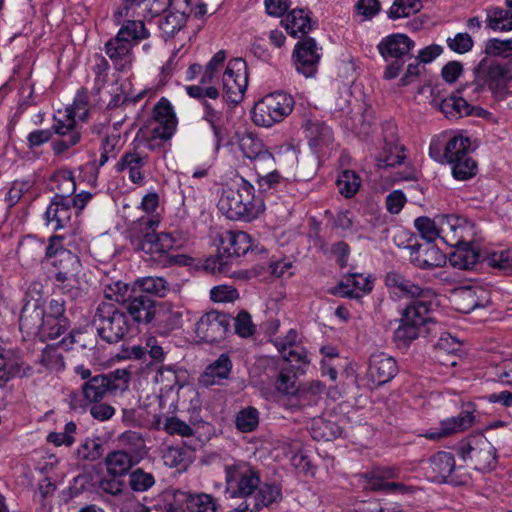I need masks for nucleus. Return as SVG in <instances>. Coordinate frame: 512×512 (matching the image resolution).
<instances>
[{
    "instance_id": "16",
    "label": "nucleus",
    "mask_w": 512,
    "mask_h": 512,
    "mask_svg": "<svg viewBox=\"0 0 512 512\" xmlns=\"http://www.w3.org/2000/svg\"><path fill=\"white\" fill-rule=\"evenodd\" d=\"M394 242L397 246L410 250V261L417 268L428 270L442 267L447 262V256L435 243H419L411 233L395 235Z\"/></svg>"
},
{
    "instance_id": "51",
    "label": "nucleus",
    "mask_w": 512,
    "mask_h": 512,
    "mask_svg": "<svg viewBox=\"0 0 512 512\" xmlns=\"http://www.w3.org/2000/svg\"><path fill=\"white\" fill-rule=\"evenodd\" d=\"M93 133L102 135L99 145L100 151L109 153L112 155V158H116L121 147V133L117 126L113 125L111 127L100 124L93 128Z\"/></svg>"
},
{
    "instance_id": "50",
    "label": "nucleus",
    "mask_w": 512,
    "mask_h": 512,
    "mask_svg": "<svg viewBox=\"0 0 512 512\" xmlns=\"http://www.w3.org/2000/svg\"><path fill=\"white\" fill-rule=\"evenodd\" d=\"M332 229L340 231L343 237L357 232L355 227V216L350 209H339L335 213L326 210L324 213Z\"/></svg>"
},
{
    "instance_id": "63",
    "label": "nucleus",
    "mask_w": 512,
    "mask_h": 512,
    "mask_svg": "<svg viewBox=\"0 0 512 512\" xmlns=\"http://www.w3.org/2000/svg\"><path fill=\"white\" fill-rule=\"evenodd\" d=\"M273 493V489L266 487L260 492L257 502L251 505L247 501H243L236 508L230 509L227 512H260L263 508L272 505Z\"/></svg>"
},
{
    "instance_id": "62",
    "label": "nucleus",
    "mask_w": 512,
    "mask_h": 512,
    "mask_svg": "<svg viewBox=\"0 0 512 512\" xmlns=\"http://www.w3.org/2000/svg\"><path fill=\"white\" fill-rule=\"evenodd\" d=\"M129 487L134 492H146L155 484L152 473L145 472L142 468H136L129 474Z\"/></svg>"
},
{
    "instance_id": "3",
    "label": "nucleus",
    "mask_w": 512,
    "mask_h": 512,
    "mask_svg": "<svg viewBox=\"0 0 512 512\" xmlns=\"http://www.w3.org/2000/svg\"><path fill=\"white\" fill-rule=\"evenodd\" d=\"M225 489L224 494L227 499H247L252 497L253 503L257 502L260 492L266 487L273 489L272 505L282 499V487L275 482H262L260 472L250 463L242 460L233 461L231 464H225Z\"/></svg>"
},
{
    "instance_id": "41",
    "label": "nucleus",
    "mask_w": 512,
    "mask_h": 512,
    "mask_svg": "<svg viewBox=\"0 0 512 512\" xmlns=\"http://www.w3.org/2000/svg\"><path fill=\"white\" fill-rule=\"evenodd\" d=\"M385 284L388 288L393 289L394 293L401 297H410L412 299L428 298L432 295L429 288H422L405 278L398 272H389L385 277Z\"/></svg>"
},
{
    "instance_id": "25",
    "label": "nucleus",
    "mask_w": 512,
    "mask_h": 512,
    "mask_svg": "<svg viewBox=\"0 0 512 512\" xmlns=\"http://www.w3.org/2000/svg\"><path fill=\"white\" fill-rule=\"evenodd\" d=\"M167 512H216V502L209 494L177 490L173 501L168 504Z\"/></svg>"
},
{
    "instance_id": "22",
    "label": "nucleus",
    "mask_w": 512,
    "mask_h": 512,
    "mask_svg": "<svg viewBox=\"0 0 512 512\" xmlns=\"http://www.w3.org/2000/svg\"><path fill=\"white\" fill-rule=\"evenodd\" d=\"M399 373L394 357L384 352L374 353L369 357L366 379L370 389H377L391 382Z\"/></svg>"
},
{
    "instance_id": "45",
    "label": "nucleus",
    "mask_w": 512,
    "mask_h": 512,
    "mask_svg": "<svg viewBox=\"0 0 512 512\" xmlns=\"http://www.w3.org/2000/svg\"><path fill=\"white\" fill-rule=\"evenodd\" d=\"M256 181L259 190L258 196L260 197L282 193L286 191L288 186L291 184L289 178L282 175V173L276 168L264 175L257 173Z\"/></svg>"
},
{
    "instance_id": "33",
    "label": "nucleus",
    "mask_w": 512,
    "mask_h": 512,
    "mask_svg": "<svg viewBox=\"0 0 512 512\" xmlns=\"http://www.w3.org/2000/svg\"><path fill=\"white\" fill-rule=\"evenodd\" d=\"M149 156L146 153L126 151L115 164L117 173L127 172L131 183L142 186L145 182L144 166L147 164Z\"/></svg>"
},
{
    "instance_id": "38",
    "label": "nucleus",
    "mask_w": 512,
    "mask_h": 512,
    "mask_svg": "<svg viewBox=\"0 0 512 512\" xmlns=\"http://www.w3.org/2000/svg\"><path fill=\"white\" fill-rule=\"evenodd\" d=\"M73 209L70 199L63 196H53L44 212L46 225H52L53 231L66 228L72 218Z\"/></svg>"
},
{
    "instance_id": "55",
    "label": "nucleus",
    "mask_w": 512,
    "mask_h": 512,
    "mask_svg": "<svg viewBox=\"0 0 512 512\" xmlns=\"http://www.w3.org/2000/svg\"><path fill=\"white\" fill-rule=\"evenodd\" d=\"M310 433L316 441H332L341 435L342 428L336 422L319 418L313 420Z\"/></svg>"
},
{
    "instance_id": "20",
    "label": "nucleus",
    "mask_w": 512,
    "mask_h": 512,
    "mask_svg": "<svg viewBox=\"0 0 512 512\" xmlns=\"http://www.w3.org/2000/svg\"><path fill=\"white\" fill-rule=\"evenodd\" d=\"M322 48L313 37H302L294 46L292 62L295 70L306 78L314 77L322 57Z\"/></svg>"
},
{
    "instance_id": "60",
    "label": "nucleus",
    "mask_w": 512,
    "mask_h": 512,
    "mask_svg": "<svg viewBox=\"0 0 512 512\" xmlns=\"http://www.w3.org/2000/svg\"><path fill=\"white\" fill-rule=\"evenodd\" d=\"M259 424V412L255 407L249 406L241 409L235 418L236 429L242 433L253 432Z\"/></svg>"
},
{
    "instance_id": "57",
    "label": "nucleus",
    "mask_w": 512,
    "mask_h": 512,
    "mask_svg": "<svg viewBox=\"0 0 512 512\" xmlns=\"http://www.w3.org/2000/svg\"><path fill=\"white\" fill-rule=\"evenodd\" d=\"M301 375L295 369L283 366L275 381L276 390L283 395H295L299 390L296 385L297 378Z\"/></svg>"
},
{
    "instance_id": "11",
    "label": "nucleus",
    "mask_w": 512,
    "mask_h": 512,
    "mask_svg": "<svg viewBox=\"0 0 512 512\" xmlns=\"http://www.w3.org/2000/svg\"><path fill=\"white\" fill-rule=\"evenodd\" d=\"M456 453L468 466L480 472H490L498 464L497 450L482 432L472 433L461 439Z\"/></svg>"
},
{
    "instance_id": "9",
    "label": "nucleus",
    "mask_w": 512,
    "mask_h": 512,
    "mask_svg": "<svg viewBox=\"0 0 512 512\" xmlns=\"http://www.w3.org/2000/svg\"><path fill=\"white\" fill-rule=\"evenodd\" d=\"M415 41L405 33L394 32L381 38L376 48L387 63L383 78L393 80L399 77L407 61L413 58Z\"/></svg>"
},
{
    "instance_id": "31",
    "label": "nucleus",
    "mask_w": 512,
    "mask_h": 512,
    "mask_svg": "<svg viewBox=\"0 0 512 512\" xmlns=\"http://www.w3.org/2000/svg\"><path fill=\"white\" fill-rule=\"evenodd\" d=\"M104 51L118 72H127L134 62L133 46L116 34L104 45Z\"/></svg>"
},
{
    "instance_id": "44",
    "label": "nucleus",
    "mask_w": 512,
    "mask_h": 512,
    "mask_svg": "<svg viewBox=\"0 0 512 512\" xmlns=\"http://www.w3.org/2000/svg\"><path fill=\"white\" fill-rule=\"evenodd\" d=\"M139 459L132 452L119 449L109 452L105 458L106 471L109 476H126Z\"/></svg>"
},
{
    "instance_id": "58",
    "label": "nucleus",
    "mask_w": 512,
    "mask_h": 512,
    "mask_svg": "<svg viewBox=\"0 0 512 512\" xmlns=\"http://www.w3.org/2000/svg\"><path fill=\"white\" fill-rule=\"evenodd\" d=\"M139 292L153 296L165 297L170 291L169 283L162 277H145L138 281Z\"/></svg>"
},
{
    "instance_id": "42",
    "label": "nucleus",
    "mask_w": 512,
    "mask_h": 512,
    "mask_svg": "<svg viewBox=\"0 0 512 512\" xmlns=\"http://www.w3.org/2000/svg\"><path fill=\"white\" fill-rule=\"evenodd\" d=\"M463 95L470 98L475 97V95H473L472 92L470 93L469 90L464 91L462 86L457 89L455 93L440 101L439 109L448 119H458L464 116H470L472 105L464 98Z\"/></svg>"
},
{
    "instance_id": "27",
    "label": "nucleus",
    "mask_w": 512,
    "mask_h": 512,
    "mask_svg": "<svg viewBox=\"0 0 512 512\" xmlns=\"http://www.w3.org/2000/svg\"><path fill=\"white\" fill-rule=\"evenodd\" d=\"M46 306L40 298L28 300L23 305L19 316V330L23 339L26 337L40 339Z\"/></svg>"
},
{
    "instance_id": "15",
    "label": "nucleus",
    "mask_w": 512,
    "mask_h": 512,
    "mask_svg": "<svg viewBox=\"0 0 512 512\" xmlns=\"http://www.w3.org/2000/svg\"><path fill=\"white\" fill-rule=\"evenodd\" d=\"M140 231L132 237L131 243L135 250L143 251L151 256L156 253L171 251L177 245V239L169 232L156 233L159 220L156 218H141Z\"/></svg>"
},
{
    "instance_id": "48",
    "label": "nucleus",
    "mask_w": 512,
    "mask_h": 512,
    "mask_svg": "<svg viewBox=\"0 0 512 512\" xmlns=\"http://www.w3.org/2000/svg\"><path fill=\"white\" fill-rule=\"evenodd\" d=\"M335 185L342 197L352 199L361 188L362 178L355 170L343 169L338 172Z\"/></svg>"
},
{
    "instance_id": "14",
    "label": "nucleus",
    "mask_w": 512,
    "mask_h": 512,
    "mask_svg": "<svg viewBox=\"0 0 512 512\" xmlns=\"http://www.w3.org/2000/svg\"><path fill=\"white\" fill-rule=\"evenodd\" d=\"M94 322L100 339L109 344L124 340L132 329V323L126 313L113 303L99 304Z\"/></svg>"
},
{
    "instance_id": "46",
    "label": "nucleus",
    "mask_w": 512,
    "mask_h": 512,
    "mask_svg": "<svg viewBox=\"0 0 512 512\" xmlns=\"http://www.w3.org/2000/svg\"><path fill=\"white\" fill-rule=\"evenodd\" d=\"M118 32L116 34L124 38L133 47L138 45L143 40L150 37V31L141 19H129L120 23Z\"/></svg>"
},
{
    "instance_id": "36",
    "label": "nucleus",
    "mask_w": 512,
    "mask_h": 512,
    "mask_svg": "<svg viewBox=\"0 0 512 512\" xmlns=\"http://www.w3.org/2000/svg\"><path fill=\"white\" fill-rule=\"evenodd\" d=\"M187 19L188 12L180 8V0H169V10L157 21L163 39H172L185 26Z\"/></svg>"
},
{
    "instance_id": "4",
    "label": "nucleus",
    "mask_w": 512,
    "mask_h": 512,
    "mask_svg": "<svg viewBox=\"0 0 512 512\" xmlns=\"http://www.w3.org/2000/svg\"><path fill=\"white\" fill-rule=\"evenodd\" d=\"M90 115L89 95L85 88L79 89L72 104L53 115L55 131L58 139L52 142V151L55 156H60L70 148L80 143L82 139V123L86 122Z\"/></svg>"
},
{
    "instance_id": "37",
    "label": "nucleus",
    "mask_w": 512,
    "mask_h": 512,
    "mask_svg": "<svg viewBox=\"0 0 512 512\" xmlns=\"http://www.w3.org/2000/svg\"><path fill=\"white\" fill-rule=\"evenodd\" d=\"M233 362L228 353H221L216 360L206 366L200 374L199 383L203 387L222 385L230 378Z\"/></svg>"
},
{
    "instance_id": "56",
    "label": "nucleus",
    "mask_w": 512,
    "mask_h": 512,
    "mask_svg": "<svg viewBox=\"0 0 512 512\" xmlns=\"http://www.w3.org/2000/svg\"><path fill=\"white\" fill-rule=\"evenodd\" d=\"M279 352L282 354L284 361L286 362L285 367H291L295 369L300 374H305L310 361L307 357V352L304 348H300V350L293 349L289 347L286 348L285 345L278 347Z\"/></svg>"
},
{
    "instance_id": "24",
    "label": "nucleus",
    "mask_w": 512,
    "mask_h": 512,
    "mask_svg": "<svg viewBox=\"0 0 512 512\" xmlns=\"http://www.w3.org/2000/svg\"><path fill=\"white\" fill-rule=\"evenodd\" d=\"M184 307L169 301L158 302L151 329L161 336H168L183 326Z\"/></svg>"
},
{
    "instance_id": "7",
    "label": "nucleus",
    "mask_w": 512,
    "mask_h": 512,
    "mask_svg": "<svg viewBox=\"0 0 512 512\" xmlns=\"http://www.w3.org/2000/svg\"><path fill=\"white\" fill-rule=\"evenodd\" d=\"M63 241L64 236L54 234L49 238V244L45 245L35 236L28 235L19 242L16 253L19 257L30 256L38 260L44 251L45 258L59 270L57 280L63 281L67 278L69 265L77 261V256L64 247Z\"/></svg>"
},
{
    "instance_id": "43",
    "label": "nucleus",
    "mask_w": 512,
    "mask_h": 512,
    "mask_svg": "<svg viewBox=\"0 0 512 512\" xmlns=\"http://www.w3.org/2000/svg\"><path fill=\"white\" fill-rule=\"evenodd\" d=\"M239 148L243 156L256 163L276 164L273 154L269 151L263 141L252 133H245L239 139Z\"/></svg>"
},
{
    "instance_id": "39",
    "label": "nucleus",
    "mask_w": 512,
    "mask_h": 512,
    "mask_svg": "<svg viewBox=\"0 0 512 512\" xmlns=\"http://www.w3.org/2000/svg\"><path fill=\"white\" fill-rule=\"evenodd\" d=\"M153 118L162 125L161 128H155L153 133L162 140H169L176 130V114L171 102L161 97L153 108Z\"/></svg>"
},
{
    "instance_id": "28",
    "label": "nucleus",
    "mask_w": 512,
    "mask_h": 512,
    "mask_svg": "<svg viewBox=\"0 0 512 512\" xmlns=\"http://www.w3.org/2000/svg\"><path fill=\"white\" fill-rule=\"evenodd\" d=\"M373 289V282L361 273H350L329 290L331 295L347 299H361Z\"/></svg>"
},
{
    "instance_id": "10",
    "label": "nucleus",
    "mask_w": 512,
    "mask_h": 512,
    "mask_svg": "<svg viewBox=\"0 0 512 512\" xmlns=\"http://www.w3.org/2000/svg\"><path fill=\"white\" fill-rule=\"evenodd\" d=\"M254 251V240L245 231L227 230L220 235L217 254L211 255L215 261L217 274L231 276L232 266L239 258Z\"/></svg>"
},
{
    "instance_id": "8",
    "label": "nucleus",
    "mask_w": 512,
    "mask_h": 512,
    "mask_svg": "<svg viewBox=\"0 0 512 512\" xmlns=\"http://www.w3.org/2000/svg\"><path fill=\"white\" fill-rule=\"evenodd\" d=\"M433 302L426 298L411 299L401 311L400 324L394 331L393 341L399 349H407L429 323Z\"/></svg>"
},
{
    "instance_id": "2",
    "label": "nucleus",
    "mask_w": 512,
    "mask_h": 512,
    "mask_svg": "<svg viewBox=\"0 0 512 512\" xmlns=\"http://www.w3.org/2000/svg\"><path fill=\"white\" fill-rule=\"evenodd\" d=\"M471 138L461 131L444 130L432 136L429 157L439 164H447L456 181H468L478 173V164L471 156Z\"/></svg>"
},
{
    "instance_id": "52",
    "label": "nucleus",
    "mask_w": 512,
    "mask_h": 512,
    "mask_svg": "<svg viewBox=\"0 0 512 512\" xmlns=\"http://www.w3.org/2000/svg\"><path fill=\"white\" fill-rule=\"evenodd\" d=\"M368 487L373 491H382L390 494H405L410 492V487L400 482L386 481L379 472L374 469L365 474Z\"/></svg>"
},
{
    "instance_id": "59",
    "label": "nucleus",
    "mask_w": 512,
    "mask_h": 512,
    "mask_svg": "<svg viewBox=\"0 0 512 512\" xmlns=\"http://www.w3.org/2000/svg\"><path fill=\"white\" fill-rule=\"evenodd\" d=\"M77 424L69 421L64 425L62 432H50L46 437V442L55 447H71L76 442Z\"/></svg>"
},
{
    "instance_id": "53",
    "label": "nucleus",
    "mask_w": 512,
    "mask_h": 512,
    "mask_svg": "<svg viewBox=\"0 0 512 512\" xmlns=\"http://www.w3.org/2000/svg\"><path fill=\"white\" fill-rule=\"evenodd\" d=\"M487 27L493 31L508 32L512 30V10L495 6L486 10Z\"/></svg>"
},
{
    "instance_id": "30",
    "label": "nucleus",
    "mask_w": 512,
    "mask_h": 512,
    "mask_svg": "<svg viewBox=\"0 0 512 512\" xmlns=\"http://www.w3.org/2000/svg\"><path fill=\"white\" fill-rule=\"evenodd\" d=\"M153 260L161 263L163 266H180V267H189L193 271H203L207 274L215 275V261L212 259V256L202 258H194L187 254H177L171 255L170 251H166L165 253H156L152 257Z\"/></svg>"
},
{
    "instance_id": "13",
    "label": "nucleus",
    "mask_w": 512,
    "mask_h": 512,
    "mask_svg": "<svg viewBox=\"0 0 512 512\" xmlns=\"http://www.w3.org/2000/svg\"><path fill=\"white\" fill-rule=\"evenodd\" d=\"M295 100L289 93L274 91L258 100L252 110L251 118L256 126L270 128L282 122L293 111Z\"/></svg>"
},
{
    "instance_id": "17",
    "label": "nucleus",
    "mask_w": 512,
    "mask_h": 512,
    "mask_svg": "<svg viewBox=\"0 0 512 512\" xmlns=\"http://www.w3.org/2000/svg\"><path fill=\"white\" fill-rule=\"evenodd\" d=\"M477 422V408L474 402L464 403L456 416L445 418L438 427L426 430L422 436L430 441H440L471 428Z\"/></svg>"
},
{
    "instance_id": "54",
    "label": "nucleus",
    "mask_w": 512,
    "mask_h": 512,
    "mask_svg": "<svg viewBox=\"0 0 512 512\" xmlns=\"http://www.w3.org/2000/svg\"><path fill=\"white\" fill-rule=\"evenodd\" d=\"M440 215L435 216L431 219L428 216H420L414 220V227L417 230L423 243H435L437 239L441 240Z\"/></svg>"
},
{
    "instance_id": "29",
    "label": "nucleus",
    "mask_w": 512,
    "mask_h": 512,
    "mask_svg": "<svg viewBox=\"0 0 512 512\" xmlns=\"http://www.w3.org/2000/svg\"><path fill=\"white\" fill-rule=\"evenodd\" d=\"M33 367L24 361V352L20 348L2 347V382L15 378L31 377Z\"/></svg>"
},
{
    "instance_id": "40",
    "label": "nucleus",
    "mask_w": 512,
    "mask_h": 512,
    "mask_svg": "<svg viewBox=\"0 0 512 512\" xmlns=\"http://www.w3.org/2000/svg\"><path fill=\"white\" fill-rule=\"evenodd\" d=\"M455 250L449 254L447 260L450 265L460 270H473L482 263L483 252L473 245V241L458 246H451Z\"/></svg>"
},
{
    "instance_id": "6",
    "label": "nucleus",
    "mask_w": 512,
    "mask_h": 512,
    "mask_svg": "<svg viewBox=\"0 0 512 512\" xmlns=\"http://www.w3.org/2000/svg\"><path fill=\"white\" fill-rule=\"evenodd\" d=\"M474 81L463 85L475 98L489 91L496 101H503L509 95V83L512 81V69L507 64L483 57L473 69Z\"/></svg>"
},
{
    "instance_id": "21",
    "label": "nucleus",
    "mask_w": 512,
    "mask_h": 512,
    "mask_svg": "<svg viewBox=\"0 0 512 512\" xmlns=\"http://www.w3.org/2000/svg\"><path fill=\"white\" fill-rule=\"evenodd\" d=\"M70 328V320L66 316L65 300L63 298L50 299L43 316L40 340H53L65 334Z\"/></svg>"
},
{
    "instance_id": "49",
    "label": "nucleus",
    "mask_w": 512,
    "mask_h": 512,
    "mask_svg": "<svg viewBox=\"0 0 512 512\" xmlns=\"http://www.w3.org/2000/svg\"><path fill=\"white\" fill-rule=\"evenodd\" d=\"M111 382L104 374H97L82 384V394L88 402L101 401L104 396L111 393Z\"/></svg>"
},
{
    "instance_id": "26",
    "label": "nucleus",
    "mask_w": 512,
    "mask_h": 512,
    "mask_svg": "<svg viewBox=\"0 0 512 512\" xmlns=\"http://www.w3.org/2000/svg\"><path fill=\"white\" fill-rule=\"evenodd\" d=\"M158 302L149 295L134 292L122 305V310L133 324L151 325Z\"/></svg>"
},
{
    "instance_id": "5",
    "label": "nucleus",
    "mask_w": 512,
    "mask_h": 512,
    "mask_svg": "<svg viewBox=\"0 0 512 512\" xmlns=\"http://www.w3.org/2000/svg\"><path fill=\"white\" fill-rule=\"evenodd\" d=\"M217 207L229 220L249 222L264 210V201L255 194L252 183L238 176L232 185L223 188Z\"/></svg>"
},
{
    "instance_id": "47",
    "label": "nucleus",
    "mask_w": 512,
    "mask_h": 512,
    "mask_svg": "<svg viewBox=\"0 0 512 512\" xmlns=\"http://www.w3.org/2000/svg\"><path fill=\"white\" fill-rule=\"evenodd\" d=\"M482 263L500 274L512 275V250L486 249L483 251Z\"/></svg>"
},
{
    "instance_id": "35",
    "label": "nucleus",
    "mask_w": 512,
    "mask_h": 512,
    "mask_svg": "<svg viewBox=\"0 0 512 512\" xmlns=\"http://www.w3.org/2000/svg\"><path fill=\"white\" fill-rule=\"evenodd\" d=\"M305 135L311 152L318 158H320L324 150L331 148L334 141L332 128L319 120L306 123Z\"/></svg>"
},
{
    "instance_id": "12",
    "label": "nucleus",
    "mask_w": 512,
    "mask_h": 512,
    "mask_svg": "<svg viewBox=\"0 0 512 512\" xmlns=\"http://www.w3.org/2000/svg\"><path fill=\"white\" fill-rule=\"evenodd\" d=\"M426 478L435 484H447L453 487L466 486L471 477L467 469L457 466L453 453L438 451L425 462Z\"/></svg>"
},
{
    "instance_id": "23",
    "label": "nucleus",
    "mask_w": 512,
    "mask_h": 512,
    "mask_svg": "<svg viewBox=\"0 0 512 512\" xmlns=\"http://www.w3.org/2000/svg\"><path fill=\"white\" fill-rule=\"evenodd\" d=\"M83 333L71 331L68 336L62 338L59 342L54 344H47L42 350L39 362L48 370H55L57 372L64 370L65 362L61 349L70 351L73 349L74 344H79L81 348H87L86 343H81Z\"/></svg>"
},
{
    "instance_id": "34",
    "label": "nucleus",
    "mask_w": 512,
    "mask_h": 512,
    "mask_svg": "<svg viewBox=\"0 0 512 512\" xmlns=\"http://www.w3.org/2000/svg\"><path fill=\"white\" fill-rule=\"evenodd\" d=\"M456 309L469 314L477 308H484L490 303L488 292L479 286H464L454 293Z\"/></svg>"
},
{
    "instance_id": "1",
    "label": "nucleus",
    "mask_w": 512,
    "mask_h": 512,
    "mask_svg": "<svg viewBox=\"0 0 512 512\" xmlns=\"http://www.w3.org/2000/svg\"><path fill=\"white\" fill-rule=\"evenodd\" d=\"M247 87L248 67L241 57L228 61L222 76V94L214 86L188 85L185 87L187 95L197 99L203 107L202 119L212 130L216 152L222 147L226 137V113L244 99Z\"/></svg>"
},
{
    "instance_id": "64",
    "label": "nucleus",
    "mask_w": 512,
    "mask_h": 512,
    "mask_svg": "<svg viewBox=\"0 0 512 512\" xmlns=\"http://www.w3.org/2000/svg\"><path fill=\"white\" fill-rule=\"evenodd\" d=\"M404 150V147H384L383 152L377 158V166L387 168L401 165L406 158Z\"/></svg>"
},
{
    "instance_id": "32",
    "label": "nucleus",
    "mask_w": 512,
    "mask_h": 512,
    "mask_svg": "<svg viewBox=\"0 0 512 512\" xmlns=\"http://www.w3.org/2000/svg\"><path fill=\"white\" fill-rule=\"evenodd\" d=\"M286 32L293 38H298L299 33L303 37L318 28V20L312 19V12L309 8H294L290 10L284 19L281 20Z\"/></svg>"
},
{
    "instance_id": "18",
    "label": "nucleus",
    "mask_w": 512,
    "mask_h": 512,
    "mask_svg": "<svg viewBox=\"0 0 512 512\" xmlns=\"http://www.w3.org/2000/svg\"><path fill=\"white\" fill-rule=\"evenodd\" d=\"M439 225L441 241L449 247L474 241L476 225L463 215L440 214Z\"/></svg>"
},
{
    "instance_id": "19",
    "label": "nucleus",
    "mask_w": 512,
    "mask_h": 512,
    "mask_svg": "<svg viewBox=\"0 0 512 512\" xmlns=\"http://www.w3.org/2000/svg\"><path fill=\"white\" fill-rule=\"evenodd\" d=\"M231 322L232 316L230 314L210 310L197 321L195 332L199 339L205 343H218L232 333Z\"/></svg>"
},
{
    "instance_id": "61",
    "label": "nucleus",
    "mask_w": 512,
    "mask_h": 512,
    "mask_svg": "<svg viewBox=\"0 0 512 512\" xmlns=\"http://www.w3.org/2000/svg\"><path fill=\"white\" fill-rule=\"evenodd\" d=\"M102 454L103 446L99 438H86L76 450V456L79 461H96L101 458Z\"/></svg>"
}]
</instances>
